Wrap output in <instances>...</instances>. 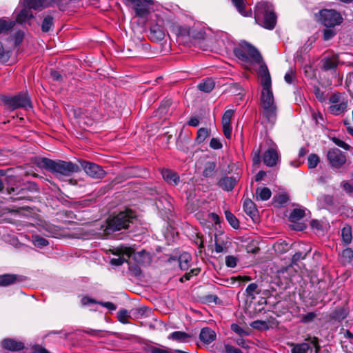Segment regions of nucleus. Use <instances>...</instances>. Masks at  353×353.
I'll use <instances>...</instances> for the list:
<instances>
[{"label": "nucleus", "mask_w": 353, "mask_h": 353, "mask_svg": "<svg viewBox=\"0 0 353 353\" xmlns=\"http://www.w3.org/2000/svg\"><path fill=\"white\" fill-rule=\"evenodd\" d=\"M117 252L116 257H113L110 260V263L115 266H119L125 262L128 263V259L132 256L135 261L140 263L138 258L145 254V251L135 252L132 248L126 247L118 249Z\"/></svg>", "instance_id": "423d86ee"}, {"label": "nucleus", "mask_w": 353, "mask_h": 353, "mask_svg": "<svg viewBox=\"0 0 353 353\" xmlns=\"http://www.w3.org/2000/svg\"><path fill=\"white\" fill-rule=\"evenodd\" d=\"M236 343L239 345V346H241L243 348H249L250 346H249V341L248 340H246V339H244L243 338H239V339H237L236 340Z\"/></svg>", "instance_id": "338daca9"}, {"label": "nucleus", "mask_w": 353, "mask_h": 353, "mask_svg": "<svg viewBox=\"0 0 353 353\" xmlns=\"http://www.w3.org/2000/svg\"><path fill=\"white\" fill-rule=\"evenodd\" d=\"M235 183H236V179L234 177L224 176V177H222L219 180L218 185L223 190L231 191L234 188Z\"/></svg>", "instance_id": "aec40b11"}, {"label": "nucleus", "mask_w": 353, "mask_h": 353, "mask_svg": "<svg viewBox=\"0 0 353 353\" xmlns=\"http://www.w3.org/2000/svg\"><path fill=\"white\" fill-rule=\"evenodd\" d=\"M216 172V163L214 162H206L204 165L203 175L205 177H212Z\"/></svg>", "instance_id": "473e14b6"}, {"label": "nucleus", "mask_w": 353, "mask_h": 353, "mask_svg": "<svg viewBox=\"0 0 353 353\" xmlns=\"http://www.w3.org/2000/svg\"><path fill=\"white\" fill-rule=\"evenodd\" d=\"M223 144L221 140L218 138H212L210 142V147L212 149L217 150L221 148Z\"/></svg>", "instance_id": "13d9d810"}, {"label": "nucleus", "mask_w": 353, "mask_h": 353, "mask_svg": "<svg viewBox=\"0 0 353 353\" xmlns=\"http://www.w3.org/2000/svg\"><path fill=\"white\" fill-rule=\"evenodd\" d=\"M179 37H181V38H185V37H188L189 38H190V37H196L197 39H203V34L201 32H199L198 36L196 37L193 34V32H192L190 29H187V28H185V29L182 30L180 32V34H179Z\"/></svg>", "instance_id": "de8ad7c7"}, {"label": "nucleus", "mask_w": 353, "mask_h": 353, "mask_svg": "<svg viewBox=\"0 0 353 353\" xmlns=\"http://www.w3.org/2000/svg\"><path fill=\"white\" fill-rule=\"evenodd\" d=\"M320 162L319 156H308L307 165L310 168H314Z\"/></svg>", "instance_id": "8fccbe9b"}, {"label": "nucleus", "mask_w": 353, "mask_h": 353, "mask_svg": "<svg viewBox=\"0 0 353 353\" xmlns=\"http://www.w3.org/2000/svg\"><path fill=\"white\" fill-rule=\"evenodd\" d=\"M165 30L162 26L155 24L150 28V38L152 41H159L164 39Z\"/></svg>", "instance_id": "2eb2a0df"}, {"label": "nucleus", "mask_w": 353, "mask_h": 353, "mask_svg": "<svg viewBox=\"0 0 353 353\" xmlns=\"http://www.w3.org/2000/svg\"><path fill=\"white\" fill-rule=\"evenodd\" d=\"M241 46L244 48L246 54L248 56L249 61L261 63V65L264 64L263 63H262L263 58L260 52L255 47H254L250 43H248L246 41L242 42Z\"/></svg>", "instance_id": "9d476101"}, {"label": "nucleus", "mask_w": 353, "mask_h": 353, "mask_svg": "<svg viewBox=\"0 0 353 353\" xmlns=\"http://www.w3.org/2000/svg\"><path fill=\"white\" fill-rule=\"evenodd\" d=\"M255 194L256 201H267L271 197L272 192L266 187L257 188Z\"/></svg>", "instance_id": "b1692460"}, {"label": "nucleus", "mask_w": 353, "mask_h": 353, "mask_svg": "<svg viewBox=\"0 0 353 353\" xmlns=\"http://www.w3.org/2000/svg\"><path fill=\"white\" fill-rule=\"evenodd\" d=\"M2 100L8 108L12 110L32 108L30 99L26 93H20L13 97H3Z\"/></svg>", "instance_id": "0eeeda50"}, {"label": "nucleus", "mask_w": 353, "mask_h": 353, "mask_svg": "<svg viewBox=\"0 0 353 353\" xmlns=\"http://www.w3.org/2000/svg\"><path fill=\"white\" fill-rule=\"evenodd\" d=\"M214 250L216 253L226 252L230 243L222 236L215 235Z\"/></svg>", "instance_id": "6ab92c4d"}, {"label": "nucleus", "mask_w": 353, "mask_h": 353, "mask_svg": "<svg viewBox=\"0 0 353 353\" xmlns=\"http://www.w3.org/2000/svg\"><path fill=\"white\" fill-rule=\"evenodd\" d=\"M234 54L239 59L243 61H249L248 56L246 54L245 50L243 46L234 49Z\"/></svg>", "instance_id": "a19ab883"}, {"label": "nucleus", "mask_w": 353, "mask_h": 353, "mask_svg": "<svg viewBox=\"0 0 353 353\" xmlns=\"http://www.w3.org/2000/svg\"><path fill=\"white\" fill-rule=\"evenodd\" d=\"M234 114L233 110H226L222 117V123L231 124V119Z\"/></svg>", "instance_id": "3c124183"}, {"label": "nucleus", "mask_w": 353, "mask_h": 353, "mask_svg": "<svg viewBox=\"0 0 353 353\" xmlns=\"http://www.w3.org/2000/svg\"><path fill=\"white\" fill-rule=\"evenodd\" d=\"M237 260L233 256H227L225 257V264L229 268H234L236 265Z\"/></svg>", "instance_id": "e2e57ef3"}, {"label": "nucleus", "mask_w": 353, "mask_h": 353, "mask_svg": "<svg viewBox=\"0 0 353 353\" xmlns=\"http://www.w3.org/2000/svg\"><path fill=\"white\" fill-rule=\"evenodd\" d=\"M190 338V335L189 334L181 331L173 332L168 336V339L180 343L186 342Z\"/></svg>", "instance_id": "4be33fe9"}, {"label": "nucleus", "mask_w": 353, "mask_h": 353, "mask_svg": "<svg viewBox=\"0 0 353 353\" xmlns=\"http://www.w3.org/2000/svg\"><path fill=\"white\" fill-rule=\"evenodd\" d=\"M83 169L88 175L94 179H102L105 174L101 166L93 163H85Z\"/></svg>", "instance_id": "9b49d317"}, {"label": "nucleus", "mask_w": 353, "mask_h": 353, "mask_svg": "<svg viewBox=\"0 0 353 353\" xmlns=\"http://www.w3.org/2000/svg\"><path fill=\"white\" fill-rule=\"evenodd\" d=\"M259 74L261 79L262 91L261 94V103L274 101L272 90V81L270 74L265 64L260 65Z\"/></svg>", "instance_id": "20e7f679"}, {"label": "nucleus", "mask_w": 353, "mask_h": 353, "mask_svg": "<svg viewBox=\"0 0 353 353\" xmlns=\"http://www.w3.org/2000/svg\"><path fill=\"white\" fill-rule=\"evenodd\" d=\"M339 63V56L337 54L332 57H326L322 60V68L324 70H334L336 68Z\"/></svg>", "instance_id": "f3484780"}, {"label": "nucleus", "mask_w": 353, "mask_h": 353, "mask_svg": "<svg viewBox=\"0 0 353 353\" xmlns=\"http://www.w3.org/2000/svg\"><path fill=\"white\" fill-rule=\"evenodd\" d=\"M258 288V285L255 283H252L248 285L245 289L246 295L252 299L255 298V294H259V292H256Z\"/></svg>", "instance_id": "a18cd8bd"}, {"label": "nucleus", "mask_w": 353, "mask_h": 353, "mask_svg": "<svg viewBox=\"0 0 353 353\" xmlns=\"http://www.w3.org/2000/svg\"><path fill=\"white\" fill-rule=\"evenodd\" d=\"M41 163L43 168L49 171L64 176H70L72 173L77 172L79 170L77 165L71 162L53 161L48 158H43Z\"/></svg>", "instance_id": "7ed1b4c3"}, {"label": "nucleus", "mask_w": 353, "mask_h": 353, "mask_svg": "<svg viewBox=\"0 0 353 353\" xmlns=\"http://www.w3.org/2000/svg\"><path fill=\"white\" fill-rule=\"evenodd\" d=\"M329 288L330 284L326 281L320 280L316 286L317 292L319 294V297L324 299L325 295H326L327 293Z\"/></svg>", "instance_id": "c85d7f7f"}, {"label": "nucleus", "mask_w": 353, "mask_h": 353, "mask_svg": "<svg viewBox=\"0 0 353 353\" xmlns=\"http://www.w3.org/2000/svg\"><path fill=\"white\" fill-rule=\"evenodd\" d=\"M148 352L150 353H174L167 348H161L155 346L148 347Z\"/></svg>", "instance_id": "6e6d98bb"}, {"label": "nucleus", "mask_w": 353, "mask_h": 353, "mask_svg": "<svg viewBox=\"0 0 353 353\" xmlns=\"http://www.w3.org/2000/svg\"><path fill=\"white\" fill-rule=\"evenodd\" d=\"M314 94L316 96V98L320 101V102H324L326 100V97L325 96L324 92L322 91L319 88H316L314 90Z\"/></svg>", "instance_id": "680f3d73"}, {"label": "nucleus", "mask_w": 353, "mask_h": 353, "mask_svg": "<svg viewBox=\"0 0 353 353\" xmlns=\"http://www.w3.org/2000/svg\"><path fill=\"white\" fill-rule=\"evenodd\" d=\"M225 216L230 225L234 229L239 228V221L236 217L230 211L225 212Z\"/></svg>", "instance_id": "c9c22d12"}, {"label": "nucleus", "mask_w": 353, "mask_h": 353, "mask_svg": "<svg viewBox=\"0 0 353 353\" xmlns=\"http://www.w3.org/2000/svg\"><path fill=\"white\" fill-rule=\"evenodd\" d=\"M347 107V101H341L339 104L331 105L329 108V110L332 114L339 115L345 112Z\"/></svg>", "instance_id": "bb28decb"}, {"label": "nucleus", "mask_w": 353, "mask_h": 353, "mask_svg": "<svg viewBox=\"0 0 353 353\" xmlns=\"http://www.w3.org/2000/svg\"><path fill=\"white\" fill-rule=\"evenodd\" d=\"M243 209L245 212L252 218L256 215L257 209L256 208L254 203L250 199L244 200Z\"/></svg>", "instance_id": "5701e85b"}, {"label": "nucleus", "mask_w": 353, "mask_h": 353, "mask_svg": "<svg viewBox=\"0 0 353 353\" xmlns=\"http://www.w3.org/2000/svg\"><path fill=\"white\" fill-rule=\"evenodd\" d=\"M331 165L336 168H341L346 161L345 156H327Z\"/></svg>", "instance_id": "2f4dec72"}, {"label": "nucleus", "mask_w": 353, "mask_h": 353, "mask_svg": "<svg viewBox=\"0 0 353 353\" xmlns=\"http://www.w3.org/2000/svg\"><path fill=\"white\" fill-rule=\"evenodd\" d=\"M317 314L314 312H310L301 316L300 321L303 323H309L313 322L316 318Z\"/></svg>", "instance_id": "49530a36"}, {"label": "nucleus", "mask_w": 353, "mask_h": 353, "mask_svg": "<svg viewBox=\"0 0 353 353\" xmlns=\"http://www.w3.org/2000/svg\"><path fill=\"white\" fill-rule=\"evenodd\" d=\"M341 185H342L343 190L347 193H352V192H353V181L350 182V183L346 182V181H343L341 183Z\"/></svg>", "instance_id": "69168bd1"}, {"label": "nucleus", "mask_w": 353, "mask_h": 353, "mask_svg": "<svg viewBox=\"0 0 353 353\" xmlns=\"http://www.w3.org/2000/svg\"><path fill=\"white\" fill-rule=\"evenodd\" d=\"M15 22L14 21L0 19V34H7L13 28Z\"/></svg>", "instance_id": "cd10ccee"}, {"label": "nucleus", "mask_w": 353, "mask_h": 353, "mask_svg": "<svg viewBox=\"0 0 353 353\" xmlns=\"http://www.w3.org/2000/svg\"><path fill=\"white\" fill-rule=\"evenodd\" d=\"M306 342L301 343H291V353H309L314 349L315 353H318L320 350L318 339L314 337L312 339L306 340Z\"/></svg>", "instance_id": "6e6552de"}, {"label": "nucleus", "mask_w": 353, "mask_h": 353, "mask_svg": "<svg viewBox=\"0 0 353 353\" xmlns=\"http://www.w3.org/2000/svg\"><path fill=\"white\" fill-rule=\"evenodd\" d=\"M232 3L234 4V6L236 7V8L237 9V10L239 11V12L244 16V17H248L249 14H248V12H247L244 8H245V0H231Z\"/></svg>", "instance_id": "ea45409f"}, {"label": "nucleus", "mask_w": 353, "mask_h": 353, "mask_svg": "<svg viewBox=\"0 0 353 353\" xmlns=\"http://www.w3.org/2000/svg\"><path fill=\"white\" fill-rule=\"evenodd\" d=\"M10 57L9 52L7 51L1 42H0V62H6Z\"/></svg>", "instance_id": "09e8293b"}, {"label": "nucleus", "mask_w": 353, "mask_h": 353, "mask_svg": "<svg viewBox=\"0 0 353 353\" xmlns=\"http://www.w3.org/2000/svg\"><path fill=\"white\" fill-rule=\"evenodd\" d=\"M210 134V131L208 128H201L197 131L196 141L198 143H203Z\"/></svg>", "instance_id": "f704fd0d"}, {"label": "nucleus", "mask_w": 353, "mask_h": 353, "mask_svg": "<svg viewBox=\"0 0 353 353\" xmlns=\"http://www.w3.org/2000/svg\"><path fill=\"white\" fill-rule=\"evenodd\" d=\"M254 19L256 23L262 27L272 30L276 23V16L273 6L266 1L259 2L256 5Z\"/></svg>", "instance_id": "f03ea898"}, {"label": "nucleus", "mask_w": 353, "mask_h": 353, "mask_svg": "<svg viewBox=\"0 0 353 353\" xmlns=\"http://www.w3.org/2000/svg\"><path fill=\"white\" fill-rule=\"evenodd\" d=\"M214 85L215 83L214 80L208 78L203 80L202 82H201L197 87L199 90L208 93L210 92L214 89Z\"/></svg>", "instance_id": "a878e982"}, {"label": "nucleus", "mask_w": 353, "mask_h": 353, "mask_svg": "<svg viewBox=\"0 0 353 353\" xmlns=\"http://www.w3.org/2000/svg\"><path fill=\"white\" fill-rule=\"evenodd\" d=\"M32 243L39 248H43L49 244L47 239L38 235L32 236Z\"/></svg>", "instance_id": "58836bf2"}, {"label": "nucleus", "mask_w": 353, "mask_h": 353, "mask_svg": "<svg viewBox=\"0 0 353 353\" xmlns=\"http://www.w3.org/2000/svg\"><path fill=\"white\" fill-rule=\"evenodd\" d=\"M304 216L305 211L303 210L295 208L290 213V219L293 222H296L303 219Z\"/></svg>", "instance_id": "e433bc0d"}, {"label": "nucleus", "mask_w": 353, "mask_h": 353, "mask_svg": "<svg viewBox=\"0 0 353 353\" xmlns=\"http://www.w3.org/2000/svg\"><path fill=\"white\" fill-rule=\"evenodd\" d=\"M256 152H263V154H278V148L272 140L267 139L261 144L260 150Z\"/></svg>", "instance_id": "ddd939ff"}, {"label": "nucleus", "mask_w": 353, "mask_h": 353, "mask_svg": "<svg viewBox=\"0 0 353 353\" xmlns=\"http://www.w3.org/2000/svg\"><path fill=\"white\" fill-rule=\"evenodd\" d=\"M333 141L336 145H338L339 147L342 148L345 150H348L350 148L348 144H347L343 141H342L338 138H333Z\"/></svg>", "instance_id": "774afa93"}, {"label": "nucleus", "mask_w": 353, "mask_h": 353, "mask_svg": "<svg viewBox=\"0 0 353 353\" xmlns=\"http://www.w3.org/2000/svg\"><path fill=\"white\" fill-rule=\"evenodd\" d=\"M192 261L191 255L188 252L181 254L179 258V265L182 270H187L190 266Z\"/></svg>", "instance_id": "393cba45"}, {"label": "nucleus", "mask_w": 353, "mask_h": 353, "mask_svg": "<svg viewBox=\"0 0 353 353\" xmlns=\"http://www.w3.org/2000/svg\"><path fill=\"white\" fill-rule=\"evenodd\" d=\"M216 335L214 331L209 327H203L199 334L200 340L205 343L210 344L216 339Z\"/></svg>", "instance_id": "dca6fc26"}, {"label": "nucleus", "mask_w": 353, "mask_h": 353, "mask_svg": "<svg viewBox=\"0 0 353 353\" xmlns=\"http://www.w3.org/2000/svg\"><path fill=\"white\" fill-rule=\"evenodd\" d=\"M223 132L224 136L228 139H230L232 137V127L231 124L222 123Z\"/></svg>", "instance_id": "4d7b16f0"}, {"label": "nucleus", "mask_w": 353, "mask_h": 353, "mask_svg": "<svg viewBox=\"0 0 353 353\" xmlns=\"http://www.w3.org/2000/svg\"><path fill=\"white\" fill-rule=\"evenodd\" d=\"M2 347L10 351H19L24 348V345L21 342L16 341L11 339H4L2 343Z\"/></svg>", "instance_id": "a211bd4d"}, {"label": "nucleus", "mask_w": 353, "mask_h": 353, "mask_svg": "<svg viewBox=\"0 0 353 353\" xmlns=\"http://www.w3.org/2000/svg\"><path fill=\"white\" fill-rule=\"evenodd\" d=\"M263 161L268 167L276 165L279 161V156H263Z\"/></svg>", "instance_id": "79ce46f5"}, {"label": "nucleus", "mask_w": 353, "mask_h": 353, "mask_svg": "<svg viewBox=\"0 0 353 353\" xmlns=\"http://www.w3.org/2000/svg\"><path fill=\"white\" fill-rule=\"evenodd\" d=\"M128 316V312L126 310H121L118 312V319L122 323H125L126 321Z\"/></svg>", "instance_id": "0e129e2a"}, {"label": "nucleus", "mask_w": 353, "mask_h": 353, "mask_svg": "<svg viewBox=\"0 0 353 353\" xmlns=\"http://www.w3.org/2000/svg\"><path fill=\"white\" fill-rule=\"evenodd\" d=\"M33 14L28 8H26L21 10L17 17V21L19 23H23L29 19L33 18Z\"/></svg>", "instance_id": "7c9ffc66"}, {"label": "nucleus", "mask_w": 353, "mask_h": 353, "mask_svg": "<svg viewBox=\"0 0 353 353\" xmlns=\"http://www.w3.org/2000/svg\"><path fill=\"white\" fill-rule=\"evenodd\" d=\"M53 18L51 16H46L44 17L41 24L42 31L48 32L53 26Z\"/></svg>", "instance_id": "37998d69"}, {"label": "nucleus", "mask_w": 353, "mask_h": 353, "mask_svg": "<svg viewBox=\"0 0 353 353\" xmlns=\"http://www.w3.org/2000/svg\"><path fill=\"white\" fill-rule=\"evenodd\" d=\"M315 16L317 21L327 28H333L343 22L341 14L332 9L321 10Z\"/></svg>", "instance_id": "39448f33"}, {"label": "nucleus", "mask_w": 353, "mask_h": 353, "mask_svg": "<svg viewBox=\"0 0 353 353\" xmlns=\"http://www.w3.org/2000/svg\"><path fill=\"white\" fill-rule=\"evenodd\" d=\"M161 174L164 181L169 185L176 186L179 183V176L174 171L168 168H163L161 170Z\"/></svg>", "instance_id": "f8f14e48"}, {"label": "nucleus", "mask_w": 353, "mask_h": 353, "mask_svg": "<svg viewBox=\"0 0 353 353\" xmlns=\"http://www.w3.org/2000/svg\"><path fill=\"white\" fill-rule=\"evenodd\" d=\"M250 327H252L253 329L256 330H268L269 326L268 325V323L265 321L262 320H256L250 323Z\"/></svg>", "instance_id": "c03bdc74"}, {"label": "nucleus", "mask_w": 353, "mask_h": 353, "mask_svg": "<svg viewBox=\"0 0 353 353\" xmlns=\"http://www.w3.org/2000/svg\"><path fill=\"white\" fill-rule=\"evenodd\" d=\"M137 221L135 212L131 210H125L108 218L105 231L111 233L121 230L133 229Z\"/></svg>", "instance_id": "f257e3e1"}, {"label": "nucleus", "mask_w": 353, "mask_h": 353, "mask_svg": "<svg viewBox=\"0 0 353 353\" xmlns=\"http://www.w3.org/2000/svg\"><path fill=\"white\" fill-rule=\"evenodd\" d=\"M19 280V276L14 274H4L0 275V286L6 287L12 285Z\"/></svg>", "instance_id": "412c9836"}, {"label": "nucleus", "mask_w": 353, "mask_h": 353, "mask_svg": "<svg viewBox=\"0 0 353 353\" xmlns=\"http://www.w3.org/2000/svg\"><path fill=\"white\" fill-rule=\"evenodd\" d=\"M231 330L236 334L240 335V336H244L248 335V333L243 330L242 327H241L238 324L236 323H232L231 325Z\"/></svg>", "instance_id": "5fc2aeb1"}, {"label": "nucleus", "mask_w": 353, "mask_h": 353, "mask_svg": "<svg viewBox=\"0 0 353 353\" xmlns=\"http://www.w3.org/2000/svg\"><path fill=\"white\" fill-rule=\"evenodd\" d=\"M336 34V31L331 28L323 30V39L325 41L330 40Z\"/></svg>", "instance_id": "bf43d9fd"}, {"label": "nucleus", "mask_w": 353, "mask_h": 353, "mask_svg": "<svg viewBox=\"0 0 353 353\" xmlns=\"http://www.w3.org/2000/svg\"><path fill=\"white\" fill-rule=\"evenodd\" d=\"M307 252H296L292 258V261L293 263H296V262L299 261L301 259H304L305 256H307Z\"/></svg>", "instance_id": "052dcab7"}, {"label": "nucleus", "mask_w": 353, "mask_h": 353, "mask_svg": "<svg viewBox=\"0 0 353 353\" xmlns=\"http://www.w3.org/2000/svg\"><path fill=\"white\" fill-rule=\"evenodd\" d=\"M353 259V250L351 248L344 249L340 254V261L343 265L351 263Z\"/></svg>", "instance_id": "c756f323"}, {"label": "nucleus", "mask_w": 353, "mask_h": 353, "mask_svg": "<svg viewBox=\"0 0 353 353\" xmlns=\"http://www.w3.org/2000/svg\"><path fill=\"white\" fill-rule=\"evenodd\" d=\"M261 113L266 122L273 127L277 119V108L261 109Z\"/></svg>", "instance_id": "4468645a"}, {"label": "nucleus", "mask_w": 353, "mask_h": 353, "mask_svg": "<svg viewBox=\"0 0 353 353\" xmlns=\"http://www.w3.org/2000/svg\"><path fill=\"white\" fill-rule=\"evenodd\" d=\"M341 236L345 243H350L352 241V229L349 225L345 226L341 230Z\"/></svg>", "instance_id": "4c0bfd02"}, {"label": "nucleus", "mask_w": 353, "mask_h": 353, "mask_svg": "<svg viewBox=\"0 0 353 353\" xmlns=\"http://www.w3.org/2000/svg\"><path fill=\"white\" fill-rule=\"evenodd\" d=\"M274 248L276 252L283 253V252H287L288 250L289 247H288V244L285 243V242H282V243L277 242L274 244Z\"/></svg>", "instance_id": "603ef678"}, {"label": "nucleus", "mask_w": 353, "mask_h": 353, "mask_svg": "<svg viewBox=\"0 0 353 353\" xmlns=\"http://www.w3.org/2000/svg\"><path fill=\"white\" fill-rule=\"evenodd\" d=\"M125 3L132 6L136 14L140 17H145L149 12L147 0H125Z\"/></svg>", "instance_id": "1a4fd4ad"}, {"label": "nucleus", "mask_w": 353, "mask_h": 353, "mask_svg": "<svg viewBox=\"0 0 353 353\" xmlns=\"http://www.w3.org/2000/svg\"><path fill=\"white\" fill-rule=\"evenodd\" d=\"M347 312L343 308L335 310L331 314V318L337 321H341L347 317Z\"/></svg>", "instance_id": "72a5a7b5"}, {"label": "nucleus", "mask_w": 353, "mask_h": 353, "mask_svg": "<svg viewBox=\"0 0 353 353\" xmlns=\"http://www.w3.org/2000/svg\"><path fill=\"white\" fill-rule=\"evenodd\" d=\"M223 353H243L242 351L235 347L234 346L227 343L224 345V349L223 350Z\"/></svg>", "instance_id": "864d4df0"}]
</instances>
